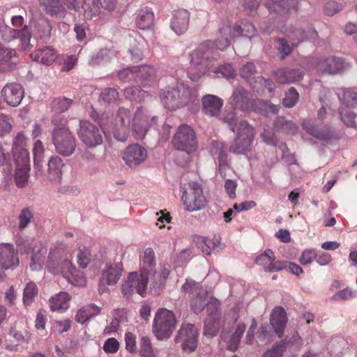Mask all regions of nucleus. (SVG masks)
<instances>
[{"mask_svg": "<svg viewBox=\"0 0 357 357\" xmlns=\"http://www.w3.org/2000/svg\"><path fill=\"white\" fill-rule=\"evenodd\" d=\"M222 39L206 40L201 43L190 54L191 63L188 69L190 79L195 81L212 67L213 60L211 57L213 50H224L230 45L228 36L232 38L243 36L252 38L257 35V29L250 22L243 20L237 22L231 30L229 22L224 23L219 29Z\"/></svg>", "mask_w": 357, "mask_h": 357, "instance_id": "f257e3e1", "label": "nucleus"}, {"mask_svg": "<svg viewBox=\"0 0 357 357\" xmlns=\"http://www.w3.org/2000/svg\"><path fill=\"white\" fill-rule=\"evenodd\" d=\"M64 254L63 245H54L50 248L46 264L48 270L53 273L60 271L63 278L73 285H84L86 279L83 273L76 270L69 259H63Z\"/></svg>", "mask_w": 357, "mask_h": 357, "instance_id": "f03ea898", "label": "nucleus"}, {"mask_svg": "<svg viewBox=\"0 0 357 357\" xmlns=\"http://www.w3.org/2000/svg\"><path fill=\"white\" fill-rule=\"evenodd\" d=\"M160 98L165 107L169 110L197 105L199 102L197 91L183 84L162 90Z\"/></svg>", "mask_w": 357, "mask_h": 357, "instance_id": "7ed1b4c3", "label": "nucleus"}, {"mask_svg": "<svg viewBox=\"0 0 357 357\" xmlns=\"http://www.w3.org/2000/svg\"><path fill=\"white\" fill-rule=\"evenodd\" d=\"M54 128L52 132V141L56 151L65 157L71 155L75 151V139L66 127V121L63 119L53 121Z\"/></svg>", "mask_w": 357, "mask_h": 357, "instance_id": "20e7f679", "label": "nucleus"}, {"mask_svg": "<svg viewBox=\"0 0 357 357\" xmlns=\"http://www.w3.org/2000/svg\"><path fill=\"white\" fill-rule=\"evenodd\" d=\"M176 323L175 314H155L153 331L159 340L169 338L175 329Z\"/></svg>", "mask_w": 357, "mask_h": 357, "instance_id": "39448f33", "label": "nucleus"}, {"mask_svg": "<svg viewBox=\"0 0 357 357\" xmlns=\"http://www.w3.org/2000/svg\"><path fill=\"white\" fill-rule=\"evenodd\" d=\"M182 199L185 208L189 211L200 210L206 205L202 189L195 182L189 183L188 190L183 192Z\"/></svg>", "mask_w": 357, "mask_h": 357, "instance_id": "423d86ee", "label": "nucleus"}, {"mask_svg": "<svg viewBox=\"0 0 357 357\" xmlns=\"http://www.w3.org/2000/svg\"><path fill=\"white\" fill-rule=\"evenodd\" d=\"M172 143L178 150L186 152L195 150L197 141L194 130L188 125L181 126L174 136Z\"/></svg>", "mask_w": 357, "mask_h": 357, "instance_id": "0eeeda50", "label": "nucleus"}, {"mask_svg": "<svg viewBox=\"0 0 357 357\" xmlns=\"http://www.w3.org/2000/svg\"><path fill=\"white\" fill-rule=\"evenodd\" d=\"M197 329L193 324H183L175 337L176 343H181L182 349L191 353L197 346Z\"/></svg>", "mask_w": 357, "mask_h": 357, "instance_id": "6e6552de", "label": "nucleus"}, {"mask_svg": "<svg viewBox=\"0 0 357 357\" xmlns=\"http://www.w3.org/2000/svg\"><path fill=\"white\" fill-rule=\"evenodd\" d=\"M116 6V0H84L82 8L84 17L93 19L100 16L105 11L112 12Z\"/></svg>", "mask_w": 357, "mask_h": 357, "instance_id": "1a4fd4ad", "label": "nucleus"}, {"mask_svg": "<svg viewBox=\"0 0 357 357\" xmlns=\"http://www.w3.org/2000/svg\"><path fill=\"white\" fill-rule=\"evenodd\" d=\"M131 114L128 109L120 107L115 118V125L113 130L114 137L120 142L127 140L130 130Z\"/></svg>", "mask_w": 357, "mask_h": 357, "instance_id": "9d476101", "label": "nucleus"}, {"mask_svg": "<svg viewBox=\"0 0 357 357\" xmlns=\"http://www.w3.org/2000/svg\"><path fill=\"white\" fill-rule=\"evenodd\" d=\"M77 135L80 140L88 147H95L102 142L100 130L88 121L83 120L79 123Z\"/></svg>", "mask_w": 357, "mask_h": 357, "instance_id": "9b49d317", "label": "nucleus"}, {"mask_svg": "<svg viewBox=\"0 0 357 357\" xmlns=\"http://www.w3.org/2000/svg\"><path fill=\"white\" fill-rule=\"evenodd\" d=\"M148 280L146 275H138L137 273L133 272L129 274L127 280L122 284V293L128 298L134 292H137L142 296L146 293Z\"/></svg>", "mask_w": 357, "mask_h": 357, "instance_id": "f8f14e48", "label": "nucleus"}, {"mask_svg": "<svg viewBox=\"0 0 357 357\" xmlns=\"http://www.w3.org/2000/svg\"><path fill=\"white\" fill-rule=\"evenodd\" d=\"M155 121V116L150 117L142 109H137L132 120V134L135 139L144 138L152 123Z\"/></svg>", "mask_w": 357, "mask_h": 357, "instance_id": "ddd939ff", "label": "nucleus"}, {"mask_svg": "<svg viewBox=\"0 0 357 357\" xmlns=\"http://www.w3.org/2000/svg\"><path fill=\"white\" fill-rule=\"evenodd\" d=\"M147 158V151L138 144L128 146L123 153V160L131 168L142 164Z\"/></svg>", "mask_w": 357, "mask_h": 357, "instance_id": "4468645a", "label": "nucleus"}, {"mask_svg": "<svg viewBox=\"0 0 357 357\" xmlns=\"http://www.w3.org/2000/svg\"><path fill=\"white\" fill-rule=\"evenodd\" d=\"M4 102L12 107L18 106L24 96V91L23 87L17 83H8L1 91Z\"/></svg>", "mask_w": 357, "mask_h": 357, "instance_id": "2eb2a0df", "label": "nucleus"}, {"mask_svg": "<svg viewBox=\"0 0 357 357\" xmlns=\"http://www.w3.org/2000/svg\"><path fill=\"white\" fill-rule=\"evenodd\" d=\"M122 270L121 264L114 263L108 265L107 268L102 272L100 279L99 291L104 293L107 290V285L116 284L121 276Z\"/></svg>", "mask_w": 357, "mask_h": 357, "instance_id": "dca6fc26", "label": "nucleus"}, {"mask_svg": "<svg viewBox=\"0 0 357 357\" xmlns=\"http://www.w3.org/2000/svg\"><path fill=\"white\" fill-rule=\"evenodd\" d=\"M344 68L345 63L343 59L339 57L321 59L316 66L317 73L321 75H336L342 72Z\"/></svg>", "mask_w": 357, "mask_h": 357, "instance_id": "f3484780", "label": "nucleus"}, {"mask_svg": "<svg viewBox=\"0 0 357 357\" xmlns=\"http://www.w3.org/2000/svg\"><path fill=\"white\" fill-rule=\"evenodd\" d=\"M296 0H267L266 3V7L271 13H275L280 16V22L296 8Z\"/></svg>", "mask_w": 357, "mask_h": 357, "instance_id": "a211bd4d", "label": "nucleus"}, {"mask_svg": "<svg viewBox=\"0 0 357 357\" xmlns=\"http://www.w3.org/2000/svg\"><path fill=\"white\" fill-rule=\"evenodd\" d=\"M231 105L235 109L249 111L252 105L250 93L241 86L235 87L231 97Z\"/></svg>", "mask_w": 357, "mask_h": 357, "instance_id": "6ab92c4d", "label": "nucleus"}, {"mask_svg": "<svg viewBox=\"0 0 357 357\" xmlns=\"http://www.w3.org/2000/svg\"><path fill=\"white\" fill-rule=\"evenodd\" d=\"M170 266H161L159 271H154L151 273L150 289L154 295H159L163 291L166 280L170 273Z\"/></svg>", "mask_w": 357, "mask_h": 357, "instance_id": "aec40b11", "label": "nucleus"}, {"mask_svg": "<svg viewBox=\"0 0 357 357\" xmlns=\"http://www.w3.org/2000/svg\"><path fill=\"white\" fill-rule=\"evenodd\" d=\"M275 80L280 84H292L301 81L304 71L301 68H282L274 73Z\"/></svg>", "mask_w": 357, "mask_h": 357, "instance_id": "412c9836", "label": "nucleus"}, {"mask_svg": "<svg viewBox=\"0 0 357 357\" xmlns=\"http://www.w3.org/2000/svg\"><path fill=\"white\" fill-rule=\"evenodd\" d=\"M19 264L17 252L13 245H0V266L4 269L14 268Z\"/></svg>", "mask_w": 357, "mask_h": 357, "instance_id": "4be33fe9", "label": "nucleus"}, {"mask_svg": "<svg viewBox=\"0 0 357 357\" xmlns=\"http://www.w3.org/2000/svg\"><path fill=\"white\" fill-rule=\"evenodd\" d=\"M17 62L18 55L16 50L0 45V72L14 70Z\"/></svg>", "mask_w": 357, "mask_h": 357, "instance_id": "5701e85b", "label": "nucleus"}, {"mask_svg": "<svg viewBox=\"0 0 357 357\" xmlns=\"http://www.w3.org/2000/svg\"><path fill=\"white\" fill-rule=\"evenodd\" d=\"M292 45H296L305 39L314 38L317 36V31L312 27L307 26L306 29L299 27H290L286 32Z\"/></svg>", "mask_w": 357, "mask_h": 357, "instance_id": "b1692460", "label": "nucleus"}, {"mask_svg": "<svg viewBox=\"0 0 357 357\" xmlns=\"http://www.w3.org/2000/svg\"><path fill=\"white\" fill-rule=\"evenodd\" d=\"M190 13L185 9L176 10L174 13L171 27L178 35L183 33L188 28Z\"/></svg>", "mask_w": 357, "mask_h": 357, "instance_id": "393cba45", "label": "nucleus"}, {"mask_svg": "<svg viewBox=\"0 0 357 357\" xmlns=\"http://www.w3.org/2000/svg\"><path fill=\"white\" fill-rule=\"evenodd\" d=\"M223 105V100L215 95H206L202 98L203 109L206 115L217 116Z\"/></svg>", "mask_w": 357, "mask_h": 357, "instance_id": "a878e982", "label": "nucleus"}, {"mask_svg": "<svg viewBox=\"0 0 357 357\" xmlns=\"http://www.w3.org/2000/svg\"><path fill=\"white\" fill-rule=\"evenodd\" d=\"M44 11L53 17L63 18L67 13L66 8L60 0H41Z\"/></svg>", "mask_w": 357, "mask_h": 357, "instance_id": "bb28decb", "label": "nucleus"}, {"mask_svg": "<svg viewBox=\"0 0 357 357\" xmlns=\"http://www.w3.org/2000/svg\"><path fill=\"white\" fill-rule=\"evenodd\" d=\"M33 36L37 39L47 40L51 36L52 26L47 19H40L31 26Z\"/></svg>", "mask_w": 357, "mask_h": 357, "instance_id": "cd10ccee", "label": "nucleus"}, {"mask_svg": "<svg viewBox=\"0 0 357 357\" xmlns=\"http://www.w3.org/2000/svg\"><path fill=\"white\" fill-rule=\"evenodd\" d=\"M48 179L50 181L58 183L62 175V167L64 166L63 160L59 156H52L47 163Z\"/></svg>", "mask_w": 357, "mask_h": 357, "instance_id": "c85d7f7f", "label": "nucleus"}, {"mask_svg": "<svg viewBox=\"0 0 357 357\" xmlns=\"http://www.w3.org/2000/svg\"><path fill=\"white\" fill-rule=\"evenodd\" d=\"M31 57L33 61L47 66L51 65L56 60L54 51L50 47H44L34 51L31 54Z\"/></svg>", "mask_w": 357, "mask_h": 357, "instance_id": "c756f323", "label": "nucleus"}, {"mask_svg": "<svg viewBox=\"0 0 357 357\" xmlns=\"http://www.w3.org/2000/svg\"><path fill=\"white\" fill-rule=\"evenodd\" d=\"M155 257L153 250L151 248H146L142 256V262L141 266V274L145 275L149 278V275L155 270Z\"/></svg>", "mask_w": 357, "mask_h": 357, "instance_id": "7c9ffc66", "label": "nucleus"}, {"mask_svg": "<svg viewBox=\"0 0 357 357\" xmlns=\"http://www.w3.org/2000/svg\"><path fill=\"white\" fill-rule=\"evenodd\" d=\"M8 335L17 342H28L30 339L26 324L24 322H15L14 326L10 329Z\"/></svg>", "mask_w": 357, "mask_h": 357, "instance_id": "2f4dec72", "label": "nucleus"}, {"mask_svg": "<svg viewBox=\"0 0 357 357\" xmlns=\"http://www.w3.org/2000/svg\"><path fill=\"white\" fill-rule=\"evenodd\" d=\"M70 296L66 292H60L50 299V307L52 311L67 310L69 307Z\"/></svg>", "mask_w": 357, "mask_h": 357, "instance_id": "473e14b6", "label": "nucleus"}, {"mask_svg": "<svg viewBox=\"0 0 357 357\" xmlns=\"http://www.w3.org/2000/svg\"><path fill=\"white\" fill-rule=\"evenodd\" d=\"M220 314H208L204 321V335L213 337L216 335L221 326Z\"/></svg>", "mask_w": 357, "mask_h": 357, "instance_id": "72a5a7b5", "label": "nucleus"}, {"mask_svg": "<svg viewBox=\"0 0 357 357\" xmlns=\"http://www.w3.org/2000/svg\"><path fill=\"white\" fill-rule=\"evenodd\" d=\"M287 314H271L270 322L278 337H282L287 322Z\"/></svg>", "mask_w": 357, "mask_h": 357, "instance_id": "f704fd0d", "label": "nucleus"}, {"mask_svg": "<svg viewBox=\"0 0 357 357\" xmlns=\"http://www.w3.org/2000/svg\"><path fill=\"white\" fill-rule=\"evenodd\" d=\"M153 20L154 15L153 12L149 8H145L139 11L137 17L136 24L138 28L141 29H146L151 28L153 24Z\"/></svg>", "mask_w": 357, "mask_h": 357, "instance_id": "c9c22d12", "label": "nucleus"}, {"mask_svg": "<svg viewBox=\"0 0 357 357\" xmlns=\"http://www.w3.org/2000/svg\"><path fill=\"white\" fill-rule=\"evenodd\" d=\"M252 142L250 139L236 135L234 142L230 146L229 151L236 154H245L250 150Z\"/></svg>", "mask_w": 357, "mask_h": 357, "instance_id": "e433bc0d", "label": "nucleus"}, {"mask_svg": "<svg viewBox=\"0 0 357 357\" xmlns=\"http://www.w3.org/2000/svg\"><path fill=\"white\" fill-rule=\"evenodd\" d=\"M136 81H151L156 75V70L151 66H135Z\"/></svg>", "mask_w": 357, "mask_h": 357, "instance_id": "4c0bfd02", "label": "nucleus"}, {"mask_svg": "<svg viewBox=\"0 0 357 357\" xmlns=\"http://www.w3.org/2000/svg\"><path fill=\"white\" fill-rule=\"evenodd\" d=\"M208 296V292L204 289H200L197 292L190 302L191 310L194 312H200L204 310V304Z\"/></svg>", "mask_w": 357, "mask_h": 357, "instance_id": "58836bf2", "label": "nucleus"}, {"mask_svg": "<svg viewBox=\"0 0 357 357\" xmlns=\"http://www.w3.org/2000/svg\"><path fill=\"white\" fill-rule=\"evenodd\" d=\"M302 126L310 135L317 139L328 140L331 137V133L327 128L319 129L309 123H303Z\"/></svg>", "mask_w": 357, "mask_h": 357, "instance_id": "ea45409f", "label": "nucleus"}, {"mask_svg": "<svg viewBox=\"0 0 357 357\" xmlns=\"http://www.w3.org/2000/svg\"><path fill=\"white\" fill-rule=\"evenodd\" d=\"M30 166H16L15 181L18 188H24L28 183Z\"/></svg>", "mask_w": 357, "mask_h": 357, "instance_id": "a19ab883", "label": "nucleus"}, {"mask_svg": "<svg viewBox=\"0 0 357 357\" xmlns=\"http://www.w3.org/2000/svg\"><path fill=\"white\" fill-rule=\"evenodd\" d=\"M46 252V249L43 248H40L38 250H33L30 263V267L33 271H37L43 268Z\"/></svg>", "mask_w": 357, "mask_h": 357, "instance_id": "79ce46f5", "label": "nucleus"}, {"mask_svg": "<svg viewBox=\"0 0 357 357\" xmlns=\"http://www.w3.org/2000/svg\"><path fill=\"white\" fill-rule=\"evenodd\" d=\"M38 289L37 285L29 282L26 284L23 293V304L24 306H29L33 303L35 298L38 296Z\"/></svg>", "mask_w": 357, "mask_h": 357, "instance_id": "37998d69", "label": "nucleus"}, {"mask_svg": "<svg viewBox=\"0 0 357 357\" xmlns=\"http://www.w3.org/2000/svg\"><path fill=\"white\" fill-rule=\"evenodd\" d=\"M44 146L40 140L34 142L33 148V162L35 168L40 172L42 169V158L44 155Z\"/></svg>", "mask_w": 357, "mask_h": 357, "instance_id": "c03bdc74", "label": "nucleus"}, {"mask_svg": "<svg viewBox=\"0 0 357 357\" xmlns=\"http://www.w3.org/2000/svg\"><path fill=\"white\" fill-rule=\"evenodd\" d=\"M119 98V92L114 88L105 89L100 94V101L107 105L117 103Z\"/></svg>", "mask_w": 357, "mask_h": 357, "instance_id": "a18cd8bd", "label": "nucleus"}, {"mask_svg": "<svg viewBox=\"0 0 357 357\" xmlns=\"http://www.w3.org/2000/svg\"><path fill=\"white\" fill-rule=\"evenodd\" d=\"M275 127L286 133H294L297 131L296 125L284 117H278L275 121Z\"/></svg>", "mask_w": 357, "mask_h": 357, "instance_id": "49530a36", "label": "nucleus"}, {"mask_svg": "<svg viewBox=\"0 0 357 357\" xmlns=\"http://www.w3.org/2000/svg\"><path fill=\"white\" fill-rule=\"evenodd\" d=\"M255 129L245 121H241L238 127L237 136L240 137H245V139L253 141L255 137Z\"/></svg>", "mask_w": 357, "mask_h": 357, "instance_id": "de8ad7c7", "label": "nucleus"}, {"mask_svg": "<svg viewBox=\"0 0 357 357\" xmlns=\"http://www.w3.org/2000/svg\"><path fill=\"white\" fill-rule=\"evenodd\" d=\"M31 38V34L29 31L28 26H24L18 38L20 40V50L26 52L32 48L33 45L30 43Z\"/></svg>", "mask_w": 357, "mask_h": 357, "instance_id": "09e8293b", "label": "nucleus"}, {"mask_svg": "<svg viewBox=\"0 0 357 357\" xmlns=\"http://www.w3.org/2000/svg\"><path fill=\"white\" fill-rule=\"evenodd\" d=\"M287 346L286 340H281L275 343L271 349L266 351L262 357H282L287 349Z\"/></svg>", "mask_w": 357, "mask_h": 357, "instance_id": "8fccbe9b", "label": "nucleus"}, {"mask_svg": "<svg viewBox=\"0 0 357 357\" xmlns=\"http://www.w3.org/2000/svg\"><path fill=\"white\" fill-rule=\"evenodd\" d=\"M16 166H30V157L28 149L12 151Z\"/></svg>", "mask_w": 357, "mask_h": 357, "instance_id": "3c124183", "label": "nucleus"}, {"mask_svg": "<svg viewBox=\"0 0 357 357\" xmlns=\"http://www.w3.org/2000/svg\"><path fill=\"white\" fill-rule=\"evenodd\" d=\"M139 353L141 357H155L151 340L148 337H141Z\"/></svg>", "mask_w": 357, "mask_h": 357, "instance_id": "603ef678", "label": "nucleus"}, {"mask_svg": "<svg viewBox=\"0 0 357 357\" xmlns=\"http://www.w3.org/2000/svg\"><path fill=\"white\" fill-rule=\"evenodd\" d=\"M342 102L347 107L355 108L357 107V92L351 89H344Z\"/></svg>", "mask_w": 357, "mask_h": 357, "instance_id": "864d4df0", "label": "nucleus"}, {"mask_svg": "<svg viewBox=\"0 0 357 357\" xmlns=\"http://www.w3.org/2000/svg\"><path fill=\"white\" fill-rule=\"evenodd\" d=\"M73 103V100L66 97L55 98L52 102V108L58 112L66 111Z\"/></svg>", "mask_w": 357, "mask_h": 357, "instance_id": "5fc2aeb1", "label": "nucleus"}, {"mask_svg": "<svg viewBox=\"0 0 357 357\" xmlns=\"http://www.w3.org/2000/svg\"><path fill=\"white\" fill-rule=\"evenodd\" d=\"M275 257L274 252L271 249H266L263 253L257 256L255 262L259 265L266 268L271 264L272 261H275Z\"/></svg>", "mask_w": 357, "mask_h": 357, "instance_id": "6e6d98bb", "label": "nucleus"}, {"mask_svg": "<svg viewBox=\"0 0 357 357\" xmlns=\"http://www.w3.org/2000/svg\"><path fill=\"white\" fill-rule=\"evenodd\" d=\"M91 260V253L86 247L79 248L77 252V263L80 267L85 268Z\"/></svg>", "mask_w": 357, "mask_h": 357, "instance_id": "4d7b16f0", "label": "nucleus"}, {"mask_svg": "<svg viewBox=\"0 0 357 357\" xmlns=\"http://www.w3.org/2000/svg\"><path fill=\"white\" fill-rule=\"evenodd\" d=\"M298 98L299 93L296 89L294 87H291L283 98V105L288 108L293 107L298 102Z\"/></svg>", "mask_w": 357, "mask_h": 357, "instance_id": "13d9d810", "label": "nucleus"}, {"mask_svg": "<svg viewBox=\"0 0 357 357\" xmlns=\"http://www.w3.org/2000/svg\"><path fill=\"white\" fill-rule=\"evenodd\" d=\"M33 212L30 208H24L22 209L18 219H19V229H24L30 223L31 220L33 218Z\"/></svg>", "mask_w": 357, "mask_h": 357, "instance_id": "bf43d9fd", "label": "nucleus"}, {"mask_svg": "<svg viewBox=\"0 0 357 357\" xmlns=\"http://www.w3.org/2000/svg\"><path fill=\"white\" fill-rule=\"evenodd\" d=\"M211 153L213 155L217 156L218 161L221 158L227 160L225 144L221 142H213L211 146Z\"/></svg>", "mask_w": 357, "mask_h": 357, "instance_id": "052dcab7", "label": "nucleus"}, {"mask_svg": "<svg viewBox=\"0 0 357 357\" xmlns=\"http://www.w3.org/2000/svg\"><path fill=\"white\" fill-rule=\"evenodd\" d=\"M125 96L132 100H140L144 98L145 91L138 86L127 87L124 91Z\"/></svg>", "mask_w": 357, "mask_h": 357, "instance_id": "680f3d73", "label": "nucleus"}, {"mask_svg": "<svg viewBox=\"0 0 357 357\" xmlns=\"http://www.w3.org/2000/svg\"><path fill=\"white\" fill-rule=\"evenodd\" d=\"M254 89L256 91L262 90L264 88L267 89L268 91H272L275 86V84L270 79H264L259 76L257 77L252 84Z\"/></svg>", "mask_w": 357, "mask_h": 357, "instance_id": "e2e57ef3", "label": "nucleus"}, {"mask_svg": "<svg viewBox=\"0 0 357 357\" xmlns=\"http://www.w3.org/2000/svg\"><path fill=\"white\" fill-rule=\"evenodd\" d=\"M257 106L266 115L277 114L280 109L279 105H275L264 100H259L257 102Z\"/></svg>", "mask_w": 357, "mask_h": 357, "instance_id": "0e129e2a", "label": "nucleus"}, {"mask_svg": "<svg viewBox=\"0 0 357 357\" xmlns=\"http://www.w3.org/2000/svg\"><path fill=\"white\" fill-rule=\"evenodd\" d=\"M340 115L344 123L350 128H357V114L353 112H340Z\"/></svg>", "mask_w": 357, "mask_h": 357, "instance_id": "69168bd1", "label": "nucleus"}, {"mask_svg": "<svg viewBox=\"0 0 357 357\" xmlns=\"http://www.w3.org/2000/svg\"><path fill=\"white\" fill-rule=\"evenodd\" d=\"M27 149V138L22 132L17 134L13 139L12 151Z\"/></svg>", "mask_w": 357, "mask_h": 357, "instance_id": "338daca9", "label": "nucleus"}, {"mask_svg": "<svg viewBox=\"0 0 357 357\" xmlns=\"http://www.w3.org/2000/svg\"><path fill=\"white\" fill-rule=\"evenodd\" d=\"M21 31L22 29H12L6 26L1 31V33L3 40L10 42L14 39L18 38Z\"/></svg>", "mask_w": 357, "mask_h": 357, "instance_id": "774afa93", "label": "nucleus"}]
</instances>
